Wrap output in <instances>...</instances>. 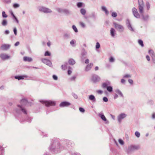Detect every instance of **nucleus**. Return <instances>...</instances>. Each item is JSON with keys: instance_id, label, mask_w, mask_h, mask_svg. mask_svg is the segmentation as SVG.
Segmentation results:
<instances>
[{"instance_id": "obj_53", "label": "nucleus", "mask_w": 155, "mask_h": 155, "mask_svg": "<svg viewBox=\"0 0 155 155\" xmlns=\"http://www.w3.org/2000/svg\"><path fill=\"white\" fill-rule=\"evenodd\" d=\"M19 44V42H16L15 44V46H17Z\"/></svg>"}, {"instance_id": "obj_43", "label": "nucleus", "mask_w": 155, "mask_h": 155, "mask_svg": "<svg viewBox=\"0 0 155 155\" xmlns=\"http://www.w3.org/2000/svg\"><path fill=\"white\" fill-rule=\"evenodd\" d=\"M119 143L120 144H124V142L122 140H121V139L119 140Z\"/></svg>"}, {"instance_id": "obj_26", "label": "nucleus", "mask_w": 155, "mask_h": 155, "mask_svg": "<svg viewBox=\"0 0 155 155\" xmlns=\"http://www.w3.org/2000/svg\"><path fill=\"white\" fill-rule=\"evenodd\" d=\"M2 16L4 18H6L7 17V15L5 14V12L3 11L2 12Z\"/></svg>"}, {"instance_id": "obj_19", "label": "nucleus", "mask_w": 155, "mask_h": 155, "mask_svg": "<svg viewBox=\"0 0 155 155\" xmlns=\"http://www.w3.org/2000/svg\"><path fill=\"white\" fill-rule=\"evenodd\" d=\"M69 63L71 64H74L75 63L73 59H70L69 61Z\"/></svg>"}, {"instance_id": "obj_42", "label": "nucleus", "mask_w": 155, "mask_h": 155, "mask_svg": "<svg viewBox=\"0 0 155 155\" xmlns=\"http://www.w3.org/2000/svg\"><path fill=\"white\" fill-rule=\"evenodd\" d=\"M79 110L81 112H84V109L83 108H82L81 107H80L79 108Z\"/></svg>"}, {"instance_id": "obj_47", "label": "nucleus", "mask_w": 155, "mask_h": 155, "mask_svg": "<svg viewBox=\"0 0 155 155\" xmlns=\"http://www.w3.org/2000/svg\"><path fill=\"white\" fill-rule=\"evenodd\" d=\"M53 79L55 80H57L58 78L57 76L55 75H53Z\"/></svg>"}, {"instance_id": "obj_24", "label": "nucleus", "mask_w": 155, "mask_h": 155, "mask_svg": "<svg viewBox=\"0 0 155 155\" xmlns=\"http://www.w3.org/2000/svg\"><path fill=\"white\" fill-rule=\"evenodd\" d=\"M18 106L20 107V109L23 112H24L25 114H26L25 110L23 108L22 106Z\"/></svg>"}, {"instance_id": "obj_33", "label": "nucleus", "mask_w": 155, "mask_h": 155, "mask_svg": "<svg viewBox=\"0 0 155 155\" xmlns=\"http://www.w3.org/2000/svg\"><path fill=\"white\" fill-rule=\"evenodd\" d=\"M135 135L137 137H139L140 135V133L138 132H136L135 133Z\"/></svg>"}, {"instance_id": "obj_52", "label": "nucleus", "mask_w": 155, "mask_h": 155, "mask_svg": "<svg viewBox=\"0 0 155 155\" xmlns=\"http://www.w3.org/2000/svg\"><path fill=\"white\" fill-rule=\"evenodd\" d=\"M97 92L100 94H101L102 93V91L101 90H98L97 91Z\"/></svg>"}, {"instance_id": "obj_4", "label": "nucleus", "mask_w": 155, "mask_h": 155, "mask_svg": "<svg viewBox=\"0 0 155 155\" xmlns=\"http://www.w3.org/2000/svg\"><path fill=\"white\" fill-rule=\"evenodd\" d=\"M114 24L115 28L117 29L118 30L120 31H122L123 30L124 28L122 25L115 23H114Z\"/></svg>"}, {"instance_id": "obj_45", "label": "nucleus", "mask_w": 155, "mask_h": 155, "mask_svg": "<svg viewBox=\"0 0 155 155\" xmlns=\"http://www.w3.org/2000/svg\"><path fill=\"white\" fill-rule=\"evenodd\" d=\"M14 32L15 35H17V30L16 28H15L14 29Z\"/></svg>"}, {"instance_id": "obj_37", "label": "nucleus", "mask_w": 155, "mask_h": 155, "mask_svg": "<svg viewBox=\"0 0 155 155\" xmlns=\"http://www.w3.org/2000/svg\"><path fill=\"white\" fill-rule=\"evenodd\" d=\"M82 5V3H78L77 4V6L78 7H80Z\"/></svg>"}, {"instance_id": "obj_55", "label": "nucleus", "mask_w": 155, "mask_h": 155, "mask_svg": "<svg viewBox=\"0 0 155 155\" xmlns=\"http://www.w3.org/2000/svg\"><path fill=\"white\" fill-rule=\"evenodd\" d=\"M70 43L71 45H73V44H74V41L73 40H72L71 41Z\"/></svg>"}, {"instance_id": "obj_44", "label": "nucleus", "mask_w": 155, "mask_h": 155, "mask_svg": "<svg viewBox=\"0 0 155 155\" xmlns=\"http://www.w3.org/2000/svg\"><path fill=\"white\" fill-rule=\"evenodd\" d=\"M103 100L105 102H107L108 101V99L106 97H104L103 98Z\"/></svg>"}, {"instance_id": "obj_39", "label": "nucleus", "mask_w": 155, "mask_h": 155, "mask_svg": "<svg viewBox=\"0 0 155 155\" xmlns=\"http://www.w3.org/2000/svg\"><path fill=\"white\" fill-rule=\"evenodd\" d=\"M80 25L83 28L85 26L84 24L82 22H80Z\"/></svg>"}, {"instance_id": "obj_1", "label": "nucleus", "mask_w": 155, "mask_h": 155, "mask_svg": "<svg viewBox=\"0 0 155 155\" xmlns=\"http://www.w3.org/2000/svg\"><path fill=\"white\" fill-rule=\"evenodd\" d=\"M110 83L109 82H106V83H104L102 85L103 87H107V90L109 92H111L112 91V87L111 86H108L110 85Z\"/></svg>"}, {"instance_id": "obj_7", "label": "nucleus", "mask_w": 155, "mask_h": 155, "mask_svg": "<svg viewBox=\"0 0 155 155\" xmlns=\"http://www.w3.org/2000/svg\"><path fill=\"white\" fill-rule=\"evenodd\" d=\"M10 47V45L8 44H4L1 46V49L2 50H6Z\"/></svg>"}, {"instance_id": "obj_22", "label": "nucleus", "mask_w": 155, "mask_h": 155, "mask_svg": "<svg viewBox=\"0 0 155 155\" xmlns=\"http://www.w3.org/2000/svg\"><path fill=\"white\" fill-rule=\"evenodd\" d=\"M102 9L104 11H105V13L106 14H107L108 13V11L107 10L106 8L105 7H102Z\"/></svg>"}, {"instance_id": "obj_9", "label": "nucleus", "mask_w": 155, "mask_h": 155, "mask_svg": "<svg viewBox=\"0 0 155 155\" xmlns=\"http://www.w3.org/2000/svg\"><path fill=\"white\" fill-rule=\"evenodd\" d=\"M70 105L69 103L67 102H64L61 103L60 104V106L61 107H65L69 106Z\"/></svg>"}, {"instance_id": "obj_10", "label": "nucleus", "mask_w": 155, "mask_h": 155, "mask_svg": "<svg viewBox=\"0 0 155 155\" xmlns=\"http://www.w3.org/2000/svg\"><path fill=\"white\" fill-rule=\"evenodd\" d=\"M0 57L2 59H8L9 57L6 54H1Z\"/></svg>"}, {"instance_id": "obj_14", "label": "nucleus", "mask_w": 155, "mask_h": 155, "mask_svg": "<svg viewBox=\"0 0 155 155\" xmlns=\"http://www.w3.org/2000/svg\"><path fill=\"white\" fill-rule=\"evenodd\" d=\"M43 61L47 65H48L49 66H51V62L45 59L43 60Z\"/></svg>"}, {"instance_id": "obj_21", "label": "nucleus", "mask_w": 155, "mask_h": 155, "mask_svg": "<svg viewBox=\"0 0 155 155\" xmlns=\"http://www.w3.org/2000/svg\"><path fill=\"white\" fill-rule=\"evenodd\" d=\"M7 24V21L6 20L4 19L2 21V25L3 26L6 25Z\"/></svg>"}, {"instance_id": "obj_20", "label": "nucleus", "mask_w": 155, "mask_h": 155, "mask_svg": "<svg viewBox=\"0 0 155 155\" xmlns=\"http://www.w3.org/2000/svg\"><path fill=\"white\" fill-rule=\"evenodd\" d=\"M115 32V30L114 29L112 28L110 30V33L112 36H114V33Z\"/></svg>"}, {"instance_id": "obj_59", "label": "nucleus", "mask_w": 155, "mask_h": 155, "mask_svg": "<svg viewBox=\"0 0 155 155\" xmlns=\"http://www.w3.org/2000/svg\"><path fill=\"white\" fill-rule=\"evenodd\" d=\"M5 34H8L9 33V31L8 30H6L5 32Z\"/></svg>"}, {"instance_id": "obj_32", "label": "nucleus", "mask_w": 155, "mask_h": 155, "mask_svg": "<svg viewBox=\"0 0 155 155\" xmlns=\"http://www.w3.org/2000/svg\"><path fill=\"white\" fill-rule=\"evenodd\" d=\"M72 28L75 32H77L78 31L77 28L74 25H73L72 26Z\"/></svg>"}, {"instance_id": "obj_29", "label": "nucleus", "mask_w": 155, "mask_h": 155, "mask_svg": "<svg viewBox=\"0 0 155 155\" xmlns=\"http://www.w3.org/2000/svg\"><path fill=\"white\" fill-rule=\"evenodd\" d=\"M138 43L142 47L143 46V41L142 40H139L138 41Z\"/></svg>"}, {"instance_id": "obj_48", "label": "nucleus", "mask_w": 155, "mask_h": 155, "mask_svg": "<svg viewBox=\"0 0 155 155\" xmlns=\"http://www.w3.org/2000/svg\"><path fill=\"white\" fill-rule=\"evenodd\" d=\"M146 58H147V60L148 61H149L150 60V57H149L148 56V55H147L146 57Z\"/></svg>"}, {"instance_id": "obj_17", "label": "nucleus", "mask_w": 155, "mask_h": 155, "mask_svg": "<svg viewBox=\"0 0 155 155\" xmlns=\"http://www.w3.org/2000/svg\"><path fill=\"white\" fill-rule=\"evenodd\" d=\"M89 99L91 101H95V98L94 96L93 95H90L89 96Z\"/></svg>"}, {"instance_id": "obj_64", "label": "nucleus", "mask_w": 155, "mask_h": 155, "mask_svg": "<svg viewBox=\"0 0 155 155\" xmlns=\"http://www.w3.org/2000/svg\"><path fill=\"white\" fill-rule=\"evenodd\" d=\"M117 97H118L117 95V94H116L115 96H114V98L115 99L116 98H117Z\"/></svg>"}, {"instance_id": "obj_11", "label": "nucleus", "mask_w": 155, "mask_h": 155, "mask_svg": "<svg viewBox=\"0 0 155 155\" xmlns=\"http://www.w3.org/2000/svg\"><path fill=\"white\" fill-rule=\"evenodd\" d=\"M23 60L25 61L28 62H30L32 61V59L31 58L27 57H24Z\"/></svg>"}, {"instance_id": "obj_18", "label": "nucleus", "mask_w": 155, "mask_h": 155, "mask_svg": "<svg viewBox=\"0 0 155 155\" xmlns=\"http://www.w3.org/2000/svg\"><path fill=\"white\" fill-rule=\"evenodd\" d=\"M93 65V64L91 63L90 64L88 65L86 68V71H88L89 70L91 67H92Z\"/></svg>"}, {"instance_id": "obj_49", "label": "nucleus", "mask_w": 155, "mask_h": 155, "mask_svg": "<svg viewBox=\"0 0 155 155\" xmlns=\"http://www.w3.org/2000/svg\"><path fill=\"white\" fill-rule=\"evenodd\" d=\"M71 72H72V71H71V70H69L68 71V74H69V75L71 74Z\"/></svg>"}, {"instance_id": "obj_56", "label": "nucleus", "mask_w": 155, "mask_h": 155, "mask_svg": "<svg viewBox=\"0 0 155 155\" xmlns=\"http://www.w3.org/2000/svg\"><path fill=\"white\" fill-rule=\"evenodd\" d=\"M5 1L6 3L10 2H11V0H4Z\"/></svg>"}, {"instance_id": "obj_46", "label": "nucleus", "mask_w": 155, "mask_h": 155, "mask_svg": "<svg viewBox=\"0 0 155 155\" xmlns=\"http://www.w3.org/2000/svg\"><path fill=\"white\" fill-rule=\"evenodd\" d=\"M114 61V58L112 57H111L110 59V61L111 62H113Z\"/></svg>"}, {"instance_id": "obj_23", "label": "nucleus", "mask_w": 155, "mask_h": 155, "mask_svg": "<svg viewBox=\"0 0 155 155\" xmlns=\"http://www.w3.org/2000/svg\"><path fill=\"white\" fill-rule=\"evenodd\" d=\"M149 53L151 55V56L152 57V56H154V53L153 51L152 50H150L149 51Z\"/></svg>"}, {"instance_id": "obj_57", "label": "nucleus", "mask_w": 155, "mask_h": 155, "mask_svg": "<svg viewBox=\"0 0 155 155\" xmlns=\"http://www.w3.org/2000/svg\"><path fill=\"white\" fill-rule=\"evenodd\" d=\"M152 117L153 118H155V113H153L152 115Z\"/></svg>"}, {"instance_id": "obj_51", "label": "nucleus", "mask_w": 155, "mask_h": 155, "mask_svg": "<svg viewBox=\"0 0 155 155\" xmlns=\"http://www.w3.org/2000/svg\"><path fill=\"white\" fill-rule=\"evenodd\" d=\"M129 82L130 84H132L133 83V81L132 80L130 79L128 81Z\"/></svg>"}, {"instance_id": "obj_63", "label": "nucleus", "mask_w": 155, "mask_h": 155, "mask_svg": "<svg viewBox=\"0 0 155 155\" xmlns=\"http://www.w3.org/2000/svg\"><path fill=\"white\" fill-rule=\"evenodd\" d=\"M110 115L112 117V118L114 119V118H115V117L114 116L112 115L111 114Z\"/></svg>"}, {"instance_id": "obj_58", "label": "nucleus", "mask_w": 155, "mask_h": 155, "mask_svg": "<svg viewBox=\"0 0 155 155\" xmlns=\"http://www.w3.org/2000/svg\"><path fill=\"white\" fill-rule=\"evenodd\" d=\"M75 78V77H74H74H72L71 79V80H74Z\"/></svg>"}, {"instance_id": "obj_2", "label": "nucleus", "mask_w": 155, "mask_h": 155, "mask_svg": "<svg viewBox=\"0 0 155 155\" xmlns=\"http://www.w3.org/2000/svg\"><path fill=\"white\" fill-rule=\"evenodd\" d=\"M43 103L47 106L54 105L55 104V103L54 101H43Z\"/></svg>"}, {"instance_id": "obj_12", "label": "nucleus", "mask_w": 155, "mask_h": 155, "mask_svg": "<svg viewBox=\"0 0 155 155\" xmlns=\"http://www.w3.org/2000/svg\"><path fill=\"white\" fill-rule=\"evenodd\" d=\"M127 24H128L127 25L128 28L129 29V30H130L131 31H133V29L132 28L130 24V22L129 20H127Z\"/></svg>"}, {"instance_id": "obj_41", "label": "nucleus", "mask_w": 155, "mask_h": 155, "mask_svg": "<svg viewBox=\"0 0 155 155\" xmlns=\"http://www.w3.org/2000/svg\"><path fill=\"white\" fill-rule=\"evenodd\" d=\"M100 45L99 43L97 42L96 45V48H100Z\"/></svg>"}, {"instance_id": "obj_5", "label": "nucleus", "mask_w": 155, "mask_h": 155, "mask_svg": "<svg viewBox=\"0 0 155 155\" xmlns=\"http://www.w3.org/2000/svg\"><path fill=\"white\" fill-rule=\"evenodd\" d=\"M40 11H42L44 12H51V10L47 8L44 7H41L39 9Z\"/></svg>"}, {"instance_id": "obj_15", "label": "nucleus", "mask_w": 155, "mask_h": 155, "mask_svg": "<svg viewBox=\"0 0 155 155\" xmlns=\"http://www.w3.org/2000/svg\"><path fill=\"white\" fill-rule=\"evenodd\" d=\"M43 61L47 65H48L49 66H51V62L45 59L43 60Z\"/></svg>"}, {"instance_id": "obj_34", "label": "nucleus", "mask_w": 155, "mask_h": 155, "mask_svg": "<svg viewBox=\"0 0 155 155\" xmlns=\"http://www.w3.org/2000/svg\"><path fill=\"white\" fill-rule=\"evenodd\" d=\"M50 53L48 51H46L45 54V56H50Z\"/></svg>"}, {"instance_id": "obj_50", "label": "nucleus", "mask_w": 155, "mask_h": 155, "mask_svg": "<svg viewBox=\"0 0 155 155\" xmlns=\"http://www.w3.org/2000/svg\"><path fill=\"white\" fill-rule=\"evenodd\" d=\"M152 58L153 61V62L155 63V56H152Z\"/></svg>"}, {"instance_id": "obj_38", "label": "nucleus", "mask_w": 155, "mask_h": 155, "mask_svg": "<svg viewBox=\"0 0 155 155\" xmlns=\"http://www.w3.org/2000/svg\"><path fill=\"white\" fill-rule=\"evenodd\" d=\"M13 6L14 8H16L19 6V5L17 4H15L13 5Z\"/></svg>"}, {"instance_id": "obj_3", "label": "nucleus", "mask_w": 155, "mask_h": 155, "mask_svg": "<svg viewBox=\"0 0 155 155\" xmlns=\"http://www.w3.org/2000/svg\"><path fill=\"white\" fill-rule=\"evenodd\" d=\"M132 12L134 16L137 18H139L140 15L137 12V9L134 8L132 9Z\"/></svg>"}, {"instance_id": "obj_28", "label": "nucleus", "mask_w": 155, "mask_h": 155, "mask_svg": "<svg viewBox=\"0 0 155 155\" xmlns=\"http://www.w3.org/2000/svg\"><path fill=\"white\" fill-rule=\"evenodd\" d=\"M27 102V101L25 99L22 100L21 101V103L22 104H26Z\"/></svg>"}, {"instance_id": "obj_35", "label": "nucleus", "mask_w": 155, "mask_h": 155, "mask_svg": "<svg viewBox=\"0 0 155 155\" xmlns=\"http://www.w3.org/2000/svg\"><path fill=\"white\" fill-rule=\"evenodd\" d=\"M112 16L113 17H116L117 16V13L115 12H113L112 14Z\"/></svg>"}, {"instance_id": "obj_27", "label": "nucleus", "mask_w": 155, "mask_h": 155, "mask_svg": "<svg viewBox=\"0 0 155 155\" xmlns=\"http://www.w3.org/2000/svg\"><path fill=\"white\" fill-rule=\"evenodd\" d=\"M101 118L104 121H106V119L104 115H101Z\"/></svg>"}, {"instance_id": "obj_61", "label": "nucleus", "mask_w": 155, "mask_h": 155, "mask_svg": "<svg viewBox=\"0 0 155 155\" xmlns=\"http://www.w3.org/2000/svg\"><path fill=\"white\" fill-rule=\"evenodd\" d=\"M47 45H48V46H50V45H51V43L50 42H48L47 43Z\"/></svg>"}, {"instance_id": "obj_31", "label": "nucleus", "mask_w": 155, "mask_h": 155, "mask_svg": "<svg viewBox=\"0 0 155 155\" xmlns=\"http://www.w3.org/2000/svg\"><path fill=\"white\" fill-rule=\"evenodd\" d=\"M138 2L139 3V5H143V0H139Z\"/></svg>"}, {"instance_id": "obj_16", "label": "nucleus", "mask_w": 155, "mask_h": 155, "mask_svg": "<svg viewBox=\"0 0 155 155\" xmlns=\"http://www.w3.org/2000/svg\"><path fill=\"white\" fill-rule=\"evenodd\" d=\"M26 77V76L24 75L20 76H16L15 77V78L16 79H18V80H20L21 79H23L25 78Z\"/></svg>"}, {"instance_id": "obj_13", "label": "nucleus", "mask_w": 155, "mask_h": 155, "mask_svg": "<svg viewBox=\"0 0 155 155\" xmlns=\"http://www.w3.org/2000/svg\"><path fill=\"white\" fill-rule=\"evenodd\" d=\"M139 9L140 13L142 14L143 12V5H139Z\"/></svg>"}, {"instance_id": "obj_8", "label": "nucleus", "mask_w": 155, "mask_h": 155, "mask_svg": "<svg viewBox=\"0 0 155 155\" xmlns=\"http://www.w3.org/2000/svg\"><path fill=\"white\" fill-rule=\"evenodd\" d=\"M92 80L94 82H97L100 80V78L98 76L94 75L93 77Z\"/></svg>"}, {"instance_id": "obj_60", "label": "nucleus", "mask_w": 155, "mask_h": 155, "mask_svg": "<svg viewBox=\"0 0 155 155\" xmlns=\"http://www.w3.org/2000/svg\"><path fill=\"white\" fill-rule=\"evenodd\" d=\"M121 82L122 83H124L125 82V80L124 79H122L121 80Z\"/></svg>"}, {"instance_id": "obj_30", "label": "nucleus", "mask_w": 155, "mask_h": 155, "mask_svg": "<svg viewBox=\"0 0 155 155\" xmlns=\"http://www.w3.org/2000/svg\"><path fill=\"white\" fill-rule=\"evenodd\" d=\"M81 12L82 14L84 15L86 11L84 9H81Z\"/></svg>"}, {"instance_id": "obj_40", "label": "nucleus", "mask_w": 155, "mask_h": 155, "mask_svg": "<svg viewBox=\"0 0 155 155\" xmlns=\"http://www.w3.org/2000/svg\"><path fill=\"white\" fill-rule=\"evenodd\" d=\"M146 5L148 9H149L150 7V5L148 2H147Z\"/></svg>"}, {"instance_id": "obj_62", "label": "nucleus", "mask_w": 155, "mask_h": 155, "mask_svg": "<svg viewBox=\"0 0 155 155\" xmlns=\"http://www.w3.org/2000/svg\"><path fill=\"white\" fill-rule=\"evenodd\" d=\"M95 69L96 71H97L98 69V67H96L95 68Z\"/></svg>"}, {"instance_id": "obj_25", "label": "nucleus", "mask_w": 155, "mask_h": 155, "mask_svg": "<svg viewBox=\"0 0 155 155\" xmlns=\"http://www.w3.org/2000/svg\"><path fill=\"white\" fill-rule=\"evenodd\" d=\"M11 14L12 15V16H13V18L15 19V20L18 23V20L16 18L14 15L13 14V12H11Z\"/></svg>"}, {"instance_id": "obj_54", "label": "nucleus", "mask_w": 155, "mask_h": 155, "mask_svg": "<svg viewBox=\"0 0 155 155\" xmlns=\"http://www.w3.org/2000/svg\"><path fill=\"white\" fill-rule=\"evenodd\" d=\"M89 60L88 59H87L85 60V62L86 64H87L89 63Z\"/></svg>"}, {"instance_id": "obj_36", "label": "nucleus", "mask_w": 155, "mask_h": 155, "mask_svg": "<svg viewBox=\"0 0 155 155\" xmlns=\"http://www.w3.org/2000/svg\"><path fill=\"white\" fill-rule=\"evenodd\" d=\"M116 92L117 94H119L121 96H123V95H122V93L120 91H119V90H117L116 91Z\"/></svg>"}, {"instance_id": "obj_6", "label": "nucleus", "mask_w": 155, "mask_h": 155, "mask_svg": "<svg viewBox=\"0 0 155 155\" xmlns=\"http://www.w3.org/2000/svg\"><path fill=\"white\" fill-rule=\"evenodd\" d=\"M126 115L122 113L120 114L118 117V120L120 122V120L126 117Z\"/></svg>"}]
</instances>
